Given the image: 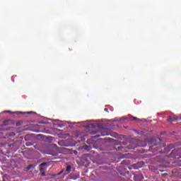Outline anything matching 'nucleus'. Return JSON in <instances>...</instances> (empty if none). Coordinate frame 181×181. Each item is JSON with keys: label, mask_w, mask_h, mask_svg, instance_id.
Segmentation results:
<instances>
[{"label": "nucleus", "mask_w": 181, "mask_h": 181, "mask_svg": "<svg viewBox=\"0 0 181 181\" xmlns=\"http://www.w3.org/2000/svg\"><path fill=\"white\" fill-rule=\"evenodd\" d=\"M115 149H116L117 151H120L121 149H123V147H122V145H119V146H117L115 147Z\"/></svg>", "instance_id": "nucleus-7"}, {"label": "nucleus", "mask_w": 181, "mask_h": 181, "mask_svg": "<svg viewBox=\"0 0 181 181\" xmlns=\"http://www.w3.org/2000/svg\"><path fill=\"white\" fill-rule=\"evenodd\" d=\"M28 135H26V136H25V141H28Z\"/></svg>", "instance_id": "nucleus-15"}, {"label": "nucleus", "mask_w": 181, "mask_h": 181, "mask_svg": "<svg viewBox=\"0 0 181 181\" xmlns=\"http://www.w3.org/2000/svg\"><path fill=\"white\" fill-rule=\"evenodd\" d=\"M129 121H137L140 122L141 119L136 117L132 116L131 117L129 118Z\"/></svg>", "instance_id": "nucleus-6"}, {"label": "nucleus", "mask_w": 181, "mask_h": 181, "mask_svg": "<svg viewBox=\"0 0 181 181\" xmlns=\"http://www.w3.org/2000/svg\"><path fill=\"white\" fill-rule=\"evenodd\" d=\"M143 163L141 162L136 163L132 165V168H133L135 170H138L141 168H142Z\"/></svg>", "instance_id": "nucleus-5"}, {"label": "nucleus", "mask_w": 181, "mask_h": 181, "mask_svg": "<svg viewBox=\"0 0 181 181\" xmlns=\"http://www.w3.org/2000/svg\"><path fill=\"white\" fill-rule=\"evenodd\" d=\"M156 141L151 143V146H149V151H152L153 153L157 152L160 148H162L160 145L162 141L160 138H156Z\"/></svg>", "instance_id": "nucleus-1"}, {"label": "nucleus", "mask_w": 181, "mask_h": 181, "mask_svg": "<svg viewBox=\"0 0 181 181\" xmlns=\"http://www.w3.org/2000/svg\"><path fill=\"white\" fill-rule=\"evenodd\" d=\"M15 124H16V127H21V126H22L23 122H15Z\"/></svg>", "instance_id": "nucleus-8"}, {"label": "nucleus", "mask_w": 181, "mask_h": 181, "mask_svg": "<svg viewBox=\"0 0 181 181\" xmlns=\"http://www.w3.org/2000/svg\"><path fill=\"white\" fill-rule=\"evenodd\" d=\"M47 165V163H42L41 164H40V167H44Z\"/></svg>", "instance_id": "nucleus-10"}, {"label": "nucleus", "mask_w": 181, "mask_h": 181, "mask_svg": "<svg viewBox=\"0 0 181 181\" xmlns=\"http://www.w3.org/2000/svg\"><path fill=\"white\" fill-rule=\"evenodd\" d=\"M41 175H42V176H46V173L42 172V173H41Z\"/></svg>", "instance_id": "nucleus-13"}, {"label": "nucleus", "mask_w": 181, "mask_h": 181, "mask_svg": "<svg viewBox=\"0 0 181 181\" xmlns=\"http://www.w3.org/2000/svg\"><path fill=\"white\" fill-rule=\"evenodd\" d=\"M71 165H67L66 167V171L68 173L71 172Z\"/></svg>", "instance_id": "nucleus-9"}, {"label": "nucleus", "mask_w": 181, "mask_h": 181, "mask_svg": "<svg viewBox=\"0 0 181 181\" xmlns=\"http://www.w3.org/2000/svg\"><path fill=\"white\" fill-rule=\"evenodd\" d=\"M42 170H43V169H42V168H41V169H40V171H41V172H42Z\"/></svg>", "instance_id": "nucleus-18"}, {"label": "nucleus", "mask_w": 181, "mask_h": 181, "mask_svg": "<svg viewBox=\"0 0 181 181\" xmlns=\"http://www.w3.org/2000/svg\"><path fill=\"white\" fill-rule=\"evenodd\" d=\"M52 139H53L52 136H47V139L52 140Z\"/></svg>", "instance_id": "nucleus-12"}, {"label": "nucleus", "mask_w": 181, "mask_h": 181, "mask_svg": "<svg viewBox=\"0 0 181 181\" xmlns=\"http://www.w3.org/2000/svg\"><path fill=\"white\" fill-rule=\"evenodd\" d=\"M27 113H28V114H31V113L36 114V112H28Z\"/></svg>", "instance_id": "nucleus-16"}, {"label": "nucleus", "mask_w": 181, "mask_h": 181, "mask_svg": "<svg viewBox=\"0 0 181 181\" xmlns=\"http://www.w3.org/2000/svg\"><path fill=\"white\" fill-rule=\"evenodd\" d=\"M167 121L169 122H173L176 121H181V117H173L172 116H168Z\"/></svg>", "instance_id": "nucleus-3"}, {"label": "nucleus", "mask_w": 181, "mask_h": 181, "mask_svg": "<svg viewBox=\"0 0 181 181\" xmlns=\"http://www.w3.org/2000/svg\"><path fill=\"white\" fill-rule=\"evenodd\" d=\"M104 111H105V112H109L108 108H105V109H104Z\"/></svg>", "instance_id": "nucleus-14"}, {"label": "nucleus", "mask_w": 181, "mask_h": 181, "mask_svg": "<svg viewBox=\"0 0 181 181\" xmlns=\"http://www.w3.org/2000/svg\"><path fill=\"white\" fill-rule=\"evenodd\" d=\"M15 120L13 119H6L3 122V126L14 125Z\"/></svg>", "instance_id": "nucleus-4"}, {"label": "nucleus", "mask_w": 181, "mask_h": 181, "mask_svg": "<svg viewBox=\"0 0 181 181\" xmlns=\"http://www.w3.org/2000/svg\"><path fill=\"white\" fill-rule=\"evenodd\" d=\"M134 148H136V146L134 145L132 147H129V149H134Z\"/></svg>", "instance_id": "nucleus-11"}, {"label": "nucleus", "mask_w": 181, "mask_h": 181, "mask_svg": "<svg viewBox=\"0 0 181 181\" xmlns=\"http://www.w3.org/2000/svg\"><path fill=\"white\" fill-rule=\"evenodd\" d=\"M62 141H59V142H58V144H59V146H62Z\"/></svg>", "instance_id": "nucleus-17"}, {"label": "nucleus", "mask_w": 181, "mask_h": 181, "mask_svg": "<svg viewBox=\"0 0 181 181\" xmlns=\"http://www.w3.org/2000/svg\"><path fill=\"white\" fill-rule=\"evenodd\" d=\"M106 129H100L99 131H93L91 132L92 135H95V134L100 133V134H97V137L100 138V136H109L108 133L106 132Z\"/></svg>", "instance_id": "nucleus-2"}]
</instances>
